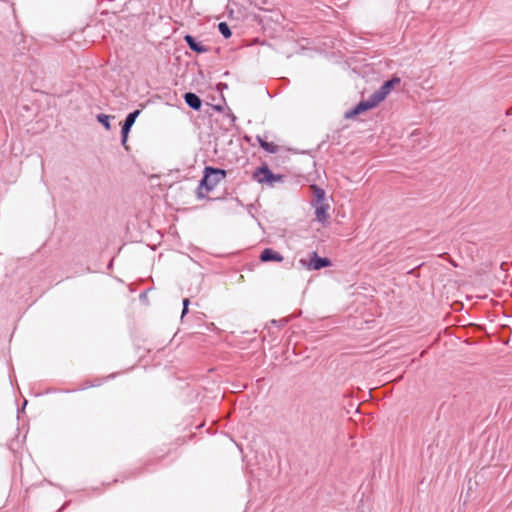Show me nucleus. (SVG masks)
Returning a JSON list of instances; mask_svg holds the SVG:
<instances>
[{
	"instance_id": "nucleus-1",
	"label": "nucleus",
	"mask_w": 512,
	"mask_h": 512,
	"mask_svg": "<svg viewBox=\"0 0 512 512\" xmlns=\"http://www.w3.org/2000/svg\"><path fill=\"white\" fill-rule=\"evenodd\" d=\"M226 175L227 172L224 169L206 166L204 168L203 178L197 188V198L203 199L205 194H203L202 190L205 189L206 192L212 191L222 180L225 179Z\"/></svg>"
},
{
	"instance_id": "nucleus-18",
	"label": "nucleus",
	"mask_w": 512,
	"mask_h": 512,
	"mask_svg": "<svg viewBox=\"0 0 512 512\" xmlns=\"http://www.w3.org/2000/svg\"><path fill=\"white\" fill-rule=\"evenodd\" d=\"M232 34H223L224 38L228 39Z\"/></svg>"
},
{
	"instance_id": "nucleus-5",
	"label": "nucleus",
	"mask_w": 512,
	"mask_h": 512,
	"mask_svg": "<svg viewBox=\"0 0 512 512\" xmlns=\"http://www.w3.org/2000/svg\"><path fill=\"white\" fill-rule=\"evenodd\" d=\"M139 114H140V110H135V111L129 113L122 125L121 142H122V145L125 146L126 149H127L126 142L128 139V134H129L130 129L133 126V124L135 123L136 118L138 117Z\"/></svg>"
},
{
	"instance_id": "nucleus-11",
	"label": "nucleus",
	"mask_w": 512,
	"mask_h": 512,
	"mask_svg": "<svg viewBox=\"0 0 512 512\" xmlns=\"http://www.w3.org/2000/svg\"><path fill=\"white\" fill-rule=\"evenodd\" d=\"M256 138H257V141H258L260 147L262 149H264L266 152H268V153H277L278 152L279 147L275 143L267 142L266 140H264L260 136H257Z\"/></svg>"
},
{
	"instance_id": "nucleus-12",
	"label": "nucleus",
	"mask_w": 512,
	"mask_h": 512,
	"mask_svg": "<svg viewBox=\"0 0 512 512\" xmlns=\"http://www.w3.org/2000/svg\"><path fill=\"white\" fill-rule=\"evenodd\" d=\"M311 189L313 190L315 196L313 203L325 202V191L322 188L318 187L317 185H312Z\"/></svg>"
},
{
	"instance_id": "nucleus-3",
	"label": "nucleus",
	"mask_w": 512,
	"mask_h": 512,
	"mask_svg": "<svg viewBox=\"0 0 512 512\" xmlns=\"http://www.w3.org/2000/svg\"><path fill=\"white\" fill-rule=\"evenodd\" d=\"M300 264L308 270H320L331 265V260L327 257H319L317 252H312L310 259H300Z\"/></svg>"
},
{
	"instance_id": "nucleus-7",
	"label": "nucleus",
	"mask_w": 512,
	"mask_h": 512,
	"mask_svg": "<svg viewBox=\"0 0 512 512\" xmlns=\"http://www.w3.org/2000/svg\"><path fill=\"white\" fill-rule=\"evenodd\" d=\"M313 205L315 207L316 219L321 223L326 222L329 219V214H328L329 204H327L326 202H322V203H313Z\"/></svg>"
},
{
	"instance_id": "nucleus-8",
	"label": "nucleus",
	"mask_w": 512,
	"mask_h": 512,
	"mask_svg": "<svg viewBox=\"0 0 512 512\" xmlns=\"http://www.w3.org/2000/svg\"><path fill=\"white\" fill-rule=\"evenodd\" d=\"M260 260L262 262H269V261L282 262L284 260V257L279 252H277L271 248H266L261 252Z\"/></svg>"
},
{
	"instance_id": "nucleus-15",
	"label": "nucleus",
	"mask_w": 512,
	"mask_h": 512,
	"mask_svg": "<svg viewBox=\"0 0 512 512\" xmlns=\"http://www.w3.org/2000/svg\"><path fill=\"white\" fill-rule=\"evenodd\" d=\"M189 299L188 298H185L183 300V311H182V317L188 312V306H189Z\"/></svg>"
},
{
	"instance_id": "nucleus-2",
	"label": "nucleus",
	"mask_w": 512,
	"mask_h": 512,
	"mask_svg": "<svg viewBox=\"0 0 512 512\" xmlns=\"http://www.w3.org/2000/svg\"><path fill=\"white\" fill-rule=\"evenodd\" d=\"M253 176L259 183H267L270 186H273L275 182H280L284 179L283 175L273 174L266 165L259 167Z\"/></svg>"
},
{
	"instance_id": "nucleus-4",
	"label": "nucleus",
	"mask_w": 512,
	"mask_h": 512,
	"mask_svg": "<svg viewBox=\"0 0 512 512\" xmlns=\"http://www.w3.org/2000/svg\"><path fill=\"white\" fill-rule=\"evenodd\" d=\"M379 104V102L376 101L373 94L369 96V98L365 101H360L354 108L346 111L345 118L351 119L359 114H361L364 111H367L369 109H372L376 107Z\"/></svg>"
},
{
	"instance_id": "nucleus-13",
	"label": "nucleus",
	"mask_w": 512,
	"mask_h": 512,
	"mask_svg": "<svg viewBox=\"0 0 512 512\" xmlns=\"http://www.w3.org/2000/svg\"><path fill=\"white\" fill-rule=\"evenodd\" d=\"M97 120L107 129L109 130L110 129V123H109V120H110V116L109 115H106V114H99L97 116Z\"/></svg>"
},
{
	"instance_id": "nucleus-6",
	"label": "nucleus",
	"mask_w": 512,
	"mask_h": 512,
	"mask_svg": "<svg viewBox=\"0 0 512 512\" xmlns=\"http://www.w3.org/2000/svg\"><path fill=\"white\" fill-rule=\"evenodd\" d=\"M400 79L395 77L391 80L385 81L382 86L373 93L374 98L377 102L381 103L387 95L390 93L394 84L399 83Z\"/></svg>"
},
{
	"instance_id": "nucleus-16",
	"label": "nucleus",
	"mask_w": 512,
	"mask_h": 512,
	"mask_svg": "<svg viewBox=\"0 0 512 512\" xmlns=\"http://www.w3.org/2000/svg\"><path fill=\"white\" fill-rule=\"evenodd\" d=\"M218 27H219L220 32H230L229 27H228L227 23H225V22L219 23Z\"/></svg>"
},
{
	"instance_id": "nucleus-9",
	"label": "nucleus",
	"mask_w": 512,
	"mask_h": 512,
	"mask_svg": "<svg viewBox=\"0 0 512 512\" xmlns=\"http://www.w3.org/2000/svg\"><path fill=\"white\" fill-rule=\"evenodd\" d=\"M184 100H185L186 104L194 110H200V108L202 106V101H201L200 97L198 95H196L195 93L187 92L184 95Z\"/></svg>"
},
{
	"instance_id": "nucleus-17",
	"label": "nucleus",
	"mask_w": 512,
	"mask_h": 512,
	"mask_svg": "<svg viewBox=\"0 0 512 512\" xmlns=\"http://www.w3.org/2000/svg\"><path fill=\"white\" fill-rule=\"evenodd\" d=\"M19 37H20V39H21V40H24V39H25V35H24L23 33H20V34H19Z\"/></svg>"
},
{
	"instance_id": "nucleus-10",
	"label": "nucleus",
	"mask_w": 512,
	"mask_h": 512,
	"mask_svg": "<svg viewBox=\"0 0 512 512\" xmlns=\"http://www.w3.org/2000/svg\"><path fill=\"white\" fill-rule=\"evenodd\" d=\"M184 39L187 42V44H188V46L190 47L191 50H193L195 52H198V53H202V52H207L208 51V49L205 46H203L200 43H198L196 41V39L191 34H185Z\"/></svg>"
},
{
	"instance_id": "nucleus-14",
	"label": "nucleus",
	"mask_w": 512,
	"mask_h": 512,
	"mask_svg": "<svg viewBox=\"0 0 512 512\" xmlns=\"http://www.w3.org/2000/svg\"><path fill=\"white\" fill-rule=\"evenodd\" d=\"M100 384H101V380L100 379H95L94 381L86 380V381H84L82 383L80 389L84 390V389H88V388H91V387L99 386Z\"/></svg>"
}]
</instances>
